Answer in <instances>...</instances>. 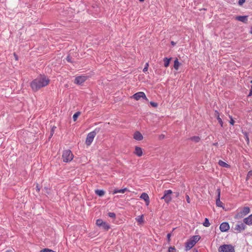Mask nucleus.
Returning <instances> with one entry per match:
<instances>
[{
    "label": "nucleus",
    "mask_w": 252,
    "mask_h": 252,
    "mask_svg": "<svg viewBox=\"0 0 252 252\" xmlns=\"http://www.w3.org/2000/svg\"><path fill=\"white\" fill-rule=\"evenodd\" d=\"M168 252H176V249L175 247H169L168 249Z\"/></svg>",
    "instance_id": "obj_34"
},
{
    "label": "nucleus",
    "mask_w": 252,
    "mask_h": 252,
    "mask_svg": "<svg viewBox=\"0 0 252 252\" xmlns=\"http://www.w3.org/2000/svg\"><path fill=\"white\" fill-rule=\"evenodd\" d=\"M200 238V237L198 235H195L191 238V240L193 241V242H194L195 244H196L197 242L199 240Z\"/></svg>",
    "instance_id": "obj_27"
},
{
    "label": "nucleus",
    "mask_w": 252,
    "mask_h": 252,
    "mask_svg": "<svg viewBox=\"0 0 252 252\" xmlns=\"http://www.w3.org/2000/svg\"><path fill=\"white\" fill-rule=\"evenodd\" d=\"M73 157L74 156L70 150H64L63 153L62 159L64 162L71 161Z\"/></svg>",
    "instance_id": "obj_2"
},
{
    "label": "nucleus",
    "mask_w": 252,
    "mask_h": 252,
    "mask_svg": "<svg viewBox=\"0 0 252 252\" xmlns=\"http://www.w3.org/2000/svg\"><path fill=\"white\" fill-rule=\"evenodd\" d=\"M108 216L110 217V218H115L116 217V215L114 213H113V212H109L108 214Z\"/></svg>",
    "instance_id": "obj_32"
},
{
    "label": "nucleus",
    "mask_w": 252,
    "mask_h": 252,
    "mask_svg": "<svg viewBox=\"0 0 252 252\" xmlns=\"http://www.w3.org/2000/svg\"><path fill=\"white\" fill-rule=\"evenodd\" d=\"M131 98H133L136 100H139L140 98H143L147 101L148 100L145 94L143 92H139L134 94L131 96Z\"/></svg>",
    "instance_id": "obj_6"
},
{
    "label": "nucleus",
    "mask_w": 252,
    "mask_h": 252,
    "mask_svg": "<svg viewBox=\"0 0 252 252\" xmlns=\"http://www.w3.org/2000/svg\"><path fill=\"white\" fill-rule=\"evenodd\" d=\"M249 32L250 34H252V26L251 27V29Z\"/></svg>",
    "instance_id": "obj_47"
},
{
    "label": "nucleus",
    "mask_w": 252,
    "mask_h": 252,
    "mask_svg": "<svg viewBox=\"0 0 252 252\" xmlns=\"http://www.w3.org/2000/svg\"><path fill=\"white\" fill-rule=\"evenodd\" d=\"M103 229L105 230H108L110 229V225L106 223V222H104V223L101 225V226Z\"/></svg>",
    "instance_id": "obj_24"
},
{
    "label": "nucleus",
    "mask_w": 252,
    "mask_h": 252,
    "mask_svg": "<svg viewBox=\"0 0 252 252\" xmlns=\"http://www.w3.org/2000/svg\"><path fill=\"white\" fill-rule=\"evenodd\" d=\"M252 177V171H250L248 172V173L247 174L246 180H249Z\"/></svg>",
    "instance_id": "obj_31"
},
{
    "label": "nucleus",
    "mask_w": 252,
    "mask_h": 252,
    "mask_svg": "<svg viewBox=\"0 0 252 252\" xmlns=\"http://www.w3.org/2000/svg\"><path fill=\"white\" fill-rule=\"evenodd\" d=\"M54 128L53 127L52 129L51 133V136L53 135V133H54Z\"/></svg>",
    "instance_id": "obj_45"
},
{
    "label": "nucleus",
    "mask_w": 252,
    "mask_h": 252,
    "mask_svg": "<svg viewBox=\"0 0 252 252\" xmlns=\"http://www.w3.org/2000/svg\"><path fill=\"white\" fill-rule=\"evenodd\" d=\"M136 221L139 222V223H142L144 221V217L143 215H141L138 216L136 218Z\"/></svg>",
    "instance_id": "obj_26"
},
{
    "label": "nucleus",
    "mask_w": 252,
    "mask_h": 252,
    "mask_svg": "<svg viewBox=\"0 0 252 252\" xmlns=\"http://www.w3.org/2000/svg\"><path fill=\"white\" fill-rule=\"evenodd\" d=\"M80 115V112H77L75 113L73 116V119L74 121H76L78 116Z\"/></svg>",
    "instance_id": "obj_30"
},
{
    "label": "nucleus",
    "mask_w": 252,
    "mask_h": 252,
    "mask_svg": "<svg viewBox=\"0 0 252 252\" xmlns=\"http://www.w3.org/2000/svg\"><path fill=\"white\" fill-rule=\"evenodd\" d=\"M251 83H252V81H251Z\"/></svg>",
    "instance_id": "obj_52"
},
{
    "label": "nucleus",
    "mask_w": 252,
    "mask_h": 252,
    "mask_svg": "<svg viewBox=\"0 0 252 252\" xmlns=\"http://www.w3.org/2000/svg\"><path fill=\"white\" fill-rule=\"evenodd\" d=\"M219 252H235L234 247L231 245H223L219 248Z\"/></svg>",
    "instance_id": "obj_4"
},
{
    "label": "nucleus",
    "mask_w": 252,
    "mask_h": 252,
    "mask_svg": "<svg viewBox=\"0 0 252 252\" xmlns=\"http://www.w3.org/2000/svg\"><path fill=\"white\" fill-rule=\"evenodd\" d=\"M126 190H127V189L126 188H125V189H115L114 190V191L113 192V194H116V193H124Z\"/></svg>",
    "instance_id": "obj_21"
},
{
    "label": "nucleus",
    "mask_w": 252,
    "mask_h": 252,
    "mask_svg": "<svg viewBox=\"0 0 252 252\" xmlns=\"http://www.w3.org/2000/svg\"><path fill=\"white\" fill-rule=\"evenodd\" d=\"M247 17V16H238L235 17V19L244 23H247L248 21Z\"/></svg>",
    "instance_id": "obj_15"
},
{
    "label": "nucleus",
    "mask_w": 252,
    "mask_h": 252,
    "mask_svg": "<svg viewBox=\"0 0 252 252\" xmlns=\"http://www.w3.org/2000/svg\"><path fill=\"white\" fill-rule=\"evenodd\" d=\"M229 118L230 119V124L231 125H234V120L233 119L232 116H229Z\"/></svg>",
    "instance_id": "obj_37"
},
{
    "label": "nucleus",
    "mask_w": 252,
    "mask_h": 252,
    "mask_svg": "<svg viewBox=\"0 0 252 252\" xmlns=\"http://www.w3.org/2000/svg\"><path fill=\"white\" fill-rule=\"evenodd\" d=\"M133 138L137 141H141L143 139V136L139 131H136L133 134Z\"/></svg>",
    "instance_id": "obj_12"
},
{
    "label": "nucleus",
    "mask_w": 252,
    "mask_h": 252,
    "mask_svg": "<svg viewBox=\"0 0 252 252\" xmlns=\"http://www.w3.org/2000/svg\"><path fill=\"white\" fill-rule=\"evenodd\" d=\"M218 164H219V165L220 166L223 167H226V168H229L230 167V165L229 164H228L227 163H226L224 161H223L222 160H220L219 161Z\"/></svg>",
    "instance_id": "obj_19"
},
{
    "label": "nucleus",
    "mask_w": 252,
    "mask_h": 252,
    "mask_svg": "<svg viewBox=\"0 0 252 252\" xmlns=\"http://www.w3.org/2000/svg\"><path fill=\"white\" fill-rule=\"evenodd\" d=\"M217 144H218V143H214V145H215V146H216V145H217Z\"/></svg>",
    "instance_id": "obj_51"
},
{
    "label": "nucleus",
    "mask_w": 252,
    "mask_h": 252,
    "mask_svg": "<svg viewBox=\"0 0 252 252\" xmlns=\"http://www.w3.org/2000/svg\"><path fill=\"white\" fill-rule=\"evenodd\" d=\"M181 65V63L178 61V59H176L174 62V68L176 70L179 69V66Z\"/></svg>",
    "instance_id": "obj_20"
},
{
    "label": "nucleus",
    "mask_w": 252,
    "mask_h": 252,
    "mask_svg": "<svg viewBox=\"0 0 252 252\" xmlns=\"http://www.w3.org/2000/svg\"><path fill=\"white\" fill-rule=\"evenodd\" d=\"M50 80L45 76H40L33 80L31 83V87L33 91H37L42 87L47 86Z\"/></svg>",
    "instance_id": "obj_1"
},
{
    "label": "nucleus",
    "mask_w": 252,
    "mask_h": 252,
    "mask_svg": "<svg viewBox=\"0 0 252 252\" xmlns=\"http://www.w3.org/2000/svg\"><path fill=\"white\" fill-rule=\"evenodd\" d=\"M134 154L138 157H141L143 155V150L141 148L138 146L135 147Z\"/></svg>",
    "instance_id": "obj_14"
},
{
    "label": "nucleus",
    "mask_w": 252,
    "mask_h": 252,
    "mask_svg": "<svg viewBox=\"0 0 252 252\" xmlns=\"http://www.w3.org/2000/svg\"><path fill=\"white\" fill-rule=\"evenodd\" d=\"M170 237H171V234L170 233H168L167 235V240H168V242L170 241Z\"/></svg>",
    "instance_id": "obj_40"
},
{
    "label": "nucleus",
    "mask_w": 252,
    "mask_h": 252,
    "mask_svg": "<svg viewBox=\"0 0 252 252\" xmlns=\"http://www.w3.org/2000/svg\"><path fill=\"white\" fill-rule=\"evenodd\" d=\"M190 139L191 141L195 142V143H197L200 141V138L199 136H192V137H190Z\"/></svg>",
    "instance_id": "obj_25"
},
{
    "label": "nucleus",
    "mask_w": 252,
    "mask_h": 252,
    "mask_svg": "<svg viewBox=\"0 0 252 252\" xmlns=\"http://www.w3.org/2000/svg\"><path fill=\"white\" fill-rule=\"evenodd\" d=\"M171 60V58L168 59L167 58H165L163 59L164 61V65L165 67H167L170 63V61Z\"/></svg>",
    "instance_id": "obj_23"
},
{
    "label": "nucleus",
    "mask_w": 252,
    "mask_h": 252,
    "mask_svg": "<svg viewBox=\"0 0 252 252\" xmlns=\"http://www.w3.org/2000/svg\"><path fill=\"white\" fill-rule=\"evenodd\" d=\"M41 252H55L51 250H49L48 249H45L44 250L41 251Z\"/></svg>",
    "instance_id": "obj_36"
},
{
    "label": "nucleus",
    "mask_w": 252,
    "mask_h": 252,
    "mask_svg": "<svg viewBox=\"0 0 252 252\" xmlns=\"http://www.w3.org/2000/svg\"><path fill=\"white\" fill-rule=\"evenodd\" d=\"M104 221H103L101 219H98L96 220V224L99 226V227H100L101 225L104 223Z\"/></svg>",
    "instance_id": "obj_29"
},
{
    "label": "nucleus",
    "mask_w": 252,
    "mask_h": 252,
    "mask_svg": "<svg viewBox=\"0 0 252 252\" xmlns=\"http://www.w3.org/2000/svg\"><path fill=\"white\" fill-rule=\"evenodd\" d=\"M215 116L217 117V119L219 123L220 124V126L222 127L223 126V122L222 119L220 117V114L218 111H215Z\"/></svg>",
    "instance_id": "obj_18"
},
{
    "label": "nucleus",
    "mask_w": 252,
    "mask_h": 252,
    "mask_svg": "<svg viewBox=\"0 0 252 252\" xmlns=\"http://www.w3.org/2000/svg\"><path fill=\"white\" fill-rule=\"evenodd\" d=\"M172 193V191L170 189L164 190V195L161 198V199H164L166 203H169L172 199L171 196Z\"/></svg>",
    "instance_id": "obj_5"
},
{
    "label": "nucleus",
    "mask_w": 252,
    "mask_h": 252,
    "mask_svg": "<svg viewBox=\"0 0 252 252\" xmlns=\"http://www.w3.org/2000/svg\"><path fill=\"white\" fill-rule=\"evenodd\" d=\"M218 192V196L217 198L216 199V205L219 207H221L223 208V203L220 201V189H218L217 190Z\"/></svg>",
    "instance_id": "obj_9"
},
{
    "label": "nucleus",
    "mask_w": 252,
    "mask_h": 252,
    "mask_svg": "<svg viewBox=\"0 0 252 252\" xmlns=\"http://www.w3.org/2000/svg\"><path fill=\"white\" fill-rule=\"evenodd\" d=\"M230 226L228 223L224 222L220 224V229L221 232H226L229 229Z\"/></svg>",
    "instance_id": "obj_10"
},
{
    "label": "nucleus",
    "mask_w": 252,
    "mask_h": 252,
    "mask_svg": "<svg viewBox=\"0 0 252 252\" xmlns=\"http://www.w3.org/2000/svg\"><path fill=\"white\" fill-rule=\"evenodd\" d=\"M195 244L193 241L191 240L190 238L189 240H188L186 243V249L187 251L189 250L190 249H191Z\"/></svg>",
    "instance_id": "obj_13"
},
{
    "label": "nucleus",
    "mask_w": 252,
    "mask_h": 252,
    "mask_svg": "<svg viewBox=\"0 0 252 252\" xmlns=\"http://www.w3.org/2000/svg\"><path fill=\"white\" fill-rule=\"evenodd\" d=\"M150 104L153 107H158V103H156V102H153V101H151L150 102Z\"/></svg>",
    "instance_id": "obj_35"
},
{
    "label": "nucleus",
    "mask_w": 252,
    "mask_h": 252,
    "mask_svg": "<svg viewBox=\"0 0 252 252\" xmlns=\"http://www.w3.org/2000/svg\"><path fill=\"white\" fill-rule=\"evenodd\" d=\"M96 135V132L94 131L89 133L87 136L86 139V144L87 146H90L94 140V139Z\"/></svg>",
    "instance_id": "obj_7"
},
{
    "label": "nucleus",
    "mask_w": 252,
    "mask_h": 252,
    "mask_svg": "<svg viewBox=\"0 0 252 252\" xmlns=\"http://www.w3.org/2000/svg\"><path fill=\"white\" fill-rule=\"evenodd\" d=\"M186 200H187V201L188 203H190V198L189 197V196L188 195H186Z\"/></svg>",
    "instance_id": "obj_38"
},
{
    "label": "nucleus",
    "mask_w": 252,
    "mask_h": 252,
    "mask_svg": "<svg viewBox=\"0 0 252 252\" xmlns=\"http://www.w3.org/2000/svg\"><path fill=\"white\" fill-rule=\"evenodd\" d=\"M149 63H147L146 64H145V67L143 70V72H145L146 71H147L148 69V67H149Z\"/></svg>",
    "instance_id": "obj_33"
},
{
    "label": "nucleus",
    "mask_w": 252,
    "mask_h": 252,
    "mask_svg": "<svg viewBox=\"0 0 252 252\" xmlns=\"http://www.w3.org/2000/svg\"><path fill=\"white\" fill-rule=\"evenodd\" d=\"M88 77L86 76H79L75 78L74 80V83L78 85H81L87 79Z\"/></svg>",
    "instance_id": "obj_8"
},
{
    "label": "nucleus",
    "mask_w": 252,
    "mask_h": 252,
    "mask_svg": "<svg viewBox=\"0 0 252 252\" xmlns=\"http://www.w3.org/2000/svg\"><path fill=\"white\" fill-rule=\"evenodd\" d=\"M159 138L160 139H162L164 138V135L163 134H161L159 135Z\"/></svg>",
    "instance_id": "obj_42"
},
{
    "label": "nucleus",
    "mask_w": 252,
    "mask_h": 252,
    "mask_svg": "<svg viewBox=\"0 0 252 252\" xmlns=\"http://www.w3.org/2000/svg\"><path fill=\"white\" fill-rule=\"evenodd\" d=\"M250 209L248 207H245L242 209H240L239 211L237 213V214L235 216L236 219H239L241 218H243L248 214L250 213Z\"/></svg>",
    "instance_id": "obj_3"
},
{
    "label": "nucleus",
    "mask_w": 252,
    "mask_h": 252,
    "mask_svg": "<svg viewBox=\"0 0 252 252\" xmlns=\"http://www.w3.org/2000/svg\"><path fill=\"white\" fill-rule=\"evenodd\" d=\"M95 193L99 196H102L105 194V191L103 190L96 189L95 190Z\"/></svg>",
    "instance_id": "obj_22"
},
{
    "label": "nucleus",
    "mask_w": 252,
    "mask_h": 252,
    "mask_svg": "<svg viewBox=\"0 0 252 252\" xmlns=\"http://www.w3.org/2000/svg\"><path fill=\"white\" fill-rule=\"evenodd\" d=\"M171 44L172 45H175V43L174 41H171Z\"/></svg>",
    "instance_id": "obj_48"
},
{
    "label": "nucleus",
    "mask_w": 252,
    "mask_h": 252,
    "mask_svg": "<svg viewBox=\"0 0 252 252\" xmlns=\"http://www.w3.org/2000/svg\"><path fill=\"white\" fill-rule=\"evenodd\" d=\"M247 140L248 142H249V138L247 135Z\"/></svg>",
    "instance_id": "obj_49"
},
{
    "label": "nucleus",
    "mask_w": 252,
    "mask_h": 252,
    "mask_svg": "<svg viewBox=\"0 0 252 252\" xmlns=\"http://www.w3.org/2000/svg\"><path fill=\"white\" fill-rule=\"evenodd\" d=\"M139 0L140 1H141V2H143V1H144L145 0Z\"/></svg>",
    "instance_id": "obj_50"
},
{
    "label": "nucleus",
    "mask_w": 252,
    "mask_h": 252,
    "mask_svg": "<svg viewBox=\"0 0 252 252\" xmlns=\"http://www.w3.org/2000/svg\"><path fill=\"white\" fill-rule=\"evenodd\" d=\"M244 222L248 225H252V214L248 218L244 219Z\"/></svg>",
    "instance_id": "obj_17"
},
{
    "label": "nucleus",
    "mask_w": 252,
    "mask_h": 252,
    "mask_svg": "<svg viewBox=\"0 0 252 252\" xmlns=\"http://www.w3.org/2000/svg\"><path fill=\"white\" fill-rule=\"evenodd\" d=\"M36 190L37 191H39L40 189V188L39 187V186L38 185H36Z\"/></svg>",
    "instance_id": "obj_44"
},
{
    "label": "nucleus",
    "mask_w": 252,
    "mask_h": 252,
    "mask_svg": "<svg viewBox=\"0 0 252 252\" xmlns=\"http://www.w3.org/2000/svg\"><path fill=\"white\" fill-rule=\"evenodd\" d=\"M140 198L141 199H143L145 201V203H146V205L147 206H148L150 204V198H149V195H148V194L147 193H145V192H143L142 193L140 196Z\"/></svg>",
    "instance_id": "obj_11"
},
{
    "label": "nucleus",
    "mask_w": 252,
    "mask_h": 252,
    "mask_svg": "<svg viewBox=\"0 0 252 252\" xmlns=\"http://www.w3.org/2000/svg\"><path fill=\"white\" fill-rule=\"evenodd\" d=\"M252 96V86H251V90H250V92L248 95V96Z\"/></svg>",
    "instance_id": "obj_41"
},
{
    "label": "nucleus",
    "mask_w": 252,
    "mask_h": 252,
    "mask_svg": "<svg viewBox=\"0 0 252 252\" xmlns=\"http://www.w3.org/2000/svg\"><path fill=\"white\" fill-rule=\"evenodd\" d=\"M5 252H13V251L12 250H8L6 251Z\"/></svg>",
    "instance_id": "obj_46"
},
{
    "label": "nucleus",
    "mask_w": 252,
    "mask_h": 252,
    "mask_svg": "<svg viewBox=\"0 0 252 252\" xmlns=\"http://www.w3.org/2000/svg\"><path fill=\"white\" fill-rule=\"evenodd\" d=\"M203 225L205 227H209L210 225L209 220L207 218H205V221L203 223Z\"/></svg>",
    "instance_id": "obj_28"
},
{
    "label": "nucleus",
    "mask_w": 252,
    "mask_h": 252,
    "mask_svg": "<svg viewBox=\"0 0 252 252\" xmlns=\"http://www.w3.org/2000/svg\"><path fill=\"white\" fill-rule=\"evenodd\" d=\"M245 225L241 223L240 224H237L235 225V230H237L238 232H241L242 230L245 229Z\"/></svg>",
    "instance_id": "obj_16"
},
{
    "label": "nucleus",
    "mask_w": 252,
    "mask_h": 252,
    "mask_svg": "<svg viewBox=\"0 0 252 252\" xmlns=\"http://www.w3.org/2000/svg\"><path fill=\"white\" fill-rule=\"evenodd\" d=\"M245 2V0H239L238 3L240 5H242Z\"/></svg>",
    "instance_id": "obj_39"
},
{
    "label": "nucleus",
    "mask_w": 252,
    "mask_h": 252,
    "mask_svg": "<svg viewBox=\"0 0 252 252\" xmlns=\"http://www.w3.org/2000/svg\"><path fill=\"white\" fill-rule=\"evenodd\" d=\"M66 60H67V62H71L70 57L69 56L67 57Z\"/></svg>",
    "instance_id": "obj_43"
}]
</instances>
